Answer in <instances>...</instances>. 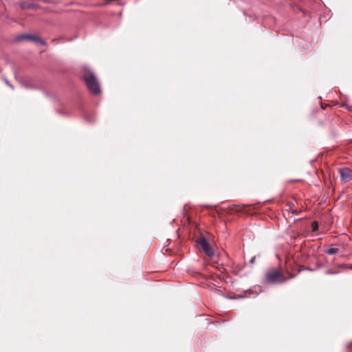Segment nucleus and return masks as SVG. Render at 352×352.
<instances>
[{
  "instance_id": "nucleus-1",
  "label": "nucleus",
  "mask_w": 352,
  "mask_h": 352,
  "mask_svg": "<svg viewBox=\"0 0 352 352\" xmlns=\"http://www.w3.org/2000/svg\"><path fill=\"white\" fill-rule=\"evenodd\" d=\"M293 278V275H290L289 278L284 276L282 270L278 268L269 269L265 274V282L268 284H281L286 282L289 278Z\"/></svg>"
},
{
  "instance_id": "nucleus-2",
  "label": "nucleus",
  "mask_w": 352,
  "mask_h": 352,
  "mask_svg": "<svg viewBox=\"0 0 352 352\" xmlns=\"http://www.w3.org/2000/svg\"><path fill=\"white\" fill-rule=\"evenodd\" d=\"M83 79L86 82V85L88 87L89 91L94 95H97L100 94V89L99 86V83L92 72H89L88 74H85L83 75Z\"/></svg>"
},
{
  "instance_id": "nucleus-3",
  "label": "nucleus",
  "mask_w": 352,
  "mask_h": 352,
  "mask_svg": "<svg viewBox=\"0 0 352 352\" xmlns=\"http://www.w3.org/2000/svg\"><path fill=\"white\" fill-rule=\"evenodd\" d=\"M197 243L201 245L204 253L210 258H212L214 255V252L206 239L204 237H201L197 239Z\"/></svg>"
},
{
  "instance_id": "nucleus-4",
  "label": "nucleus",
  "mask_w": 352,
  "mask_h": 352,
  "mask_svg": "<svg viewBox=\"0 0 352 352\" xmlns=\"http://www.w3.org/2000/svg\"><path fill=\"white\" fill-rule=\"evenodd\" d=\"M18 41L28 40L37 43H40L42 45H45L46 43L39 37L32 34H23L17 37Z\"/></svg>"
},
{
  "instance_id": "nucleus-5",
  "label": "nucleus",
  "mask_w": 352,
  "mask_h": 352,
  "mask_svg": "<svg viewBox=\"0 0 352 352\" xmlns=\"http://www.w3.org/2000/svg\"><path fill=\"white\" fill-rule=\"evenodd\" d=\"M340 176L342 180H352V171L348 168H341L339 169Z\"/></svg>"
},
{
  "instance_id": "nucleus-6",
  "label": "nucleus",
  "mask_w": 352,
  "mask_h": 352,
  "mask_svg": "<svg viewBox=\"0 0 352 352\" xmlns=\"http://www.w3.org/2000/svg\"><path fill=\"white\" fill-rule=\"evenodd\" d=\"M339 252V249L336 248H331L328 249L325 252L328 254H335Z\"/></svg>"
},
{
  "instance_id": "nucleus-7",
  "label": "nucleus",
  "mask_w": 352,
  "mask_h": 352,
  "mask_svg": "<svg viewBox=\"0 0 352 352\" xmlns=\"http://www.w3.org/2000/svg\"><path fill=\"white\" fill-rule=\"evenodd\" d=\"M311 229L313 232H316L318 230V223L317 221H313L311 223Z\"/></svg>"
},
{
  "instance_id": "nucleus-8",
  "label": "nucleus",
  "mask_w": 352,
  "mask_h": 352,
  "mask_svg": "<svg viewBox=\"0 0 352 352\" xmlns=\"http://www.w3.org/2000/svg\"><path fill=\"white\" fill-rule=\"evenodd\" d=\"M341 267L344 268V269L352 270V265H341Z\"/></svg>"
},
{
  "instance_id": "nucleus-9",
  "label": "nucleus",
  "mask_w": 352,
  "mask_h": 352,
  "mask_svg": "<svg viewBox=\"0 0 352 352\" xmlns=\"http://www.w3.org/2000/svg\"><path fill=\"white\" fill-rule=\"evenodd\" d=\"M5 82L12 89H13V86L9 82V81L8 80L7 78H3Z\"/></svg>"
},
{
  "instance_id": "nucleus-10",
  "label": "nucleus",
  "mask_w": 352,
  "mask_h": 352,
  "mask_svg": "<svg viewBox=\"0 0 352 352\" xmlns=\"http://www.w3.org/2000/svg\"><path fill=\"white\" fill-rule=\"evenodd\" d=\"M255 260H256V257H255V256H253V257L251 258V260H250V263L252 265H253V264L255 263Z\"/></svg>"
},
{
  "instance_id": "nucleus-11",
  "label": "nucleus",
  "mask_w": 352,
  "mask_h": 352,
  "mask_svg": "<svg viewBox=\"0 0 352 352\" xmlns=\"http://www.w3.org/2000/svg\"><path fill=\"white\" fill-rule=\"evenodd\" d=\"M327 273L329 274H334V272H333L331 271H328Z\"/></svg>"
},
{
  "instance_id": "nucleus-12",
  "label": "nucleus",
  "mask_w": 352,
  "mask_h": 352,
  "mask_svg": "<svg viewBox=\"0 0 352 352\" xmlns=\"http://www.w3.org/2000/svg\"><path fill=\"white\" fill-rule=\"evenodd\" d=\"M36 6H29L28 8H35Z\"/></svg>"
}]
</instances>
